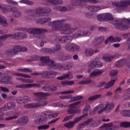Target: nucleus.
Returning a JSON list of instances; mask_svg holds the SVG:
<instances>
[{"label":"nucleus","instance_id":"f257e3e1","mask_svg":"<svg viewBox=\"0 0 130 130\" xmlns=\"http://www.w3.org/2000/svg\"><path fill=\"white\" fill-rule=\"evenodd\" d=\"M65 19L54 21L48 23V25L52 26L53 29L54 30H61V33L64 34H71L75 30V28H72L71 25L69 23H65L63 25V23L65 21Z\"/></svg>","mask_w":130,"mask_h":130},{"label":"nucleus","instance_id":"f03ea898","mask_svg":"<svg viewBox=\"0 0 130 130\" xmlns=\"http://www.w3.org/2000/svg\"><path fill=\"white\" fill-rule=\"evenodd\" d=\"M47 30L44 29L35 28H30L26 30L27 32L32 34H39L36 37L40 39H43L45 38V36L41 33L47 31Z\"/></svg>","mask_w":130,"mask_h":130},{"label":"nucleus","instance_id":"7ed1b4c3","mask_svg":"<svg viewBox=\"0 0 130 130\" xmlns=\"http://www.w3.org/2000/svg\"><path fill=\"white\" fill-rule=\"evenodd\" d=\"M125 19H124L123 21L124 22L122 23L121 21L119 20H117L116 21H115L114 22L112 23L115 26L116 28L118 30H127L129 28V26L127 23H129L126 22Z\"/></svg>","mask_w":130,"mask_h":130},{"label":"nucleus","instance_id":"20e7f679","mask_svg":"<svg viewBox=\"0 0 130 130\" xmlns=\"http://www.w3.org/2000/svg\"><path fill=\"white\" fill-rule=\"evenodd\" d=\"M48 103L47 101H44L41 103H27L24 105V107L27 108H37L46 106Z\"/></svg>","mask_w":130,"mask_h":130},{"label":"nucleus","instance_id":"39448f33","mask_svg":"<svg viewBox=\"0 0 130 130\" xmlns=\"http://www.w3.org/2000/svg\"><path fill=\"white\" fill-rule=\"evenodd\" d=\"M12 76L7 73H4L3 77L0 79V83L2 84H11L12 83L11 79Z\"/></svg>","mask_w":130,"mask_h":130},{"label":"nucleus","instance_id":"423d86ee","mask_svg":"<svg viewBox=\"0 0 130 130\" xmlns=\"http://www.w3.org/2000/svg\"><path fill=\"white\" fill-rule=\"evenodd\" d=\"M112 4L117 7H126L130 6V0H122L120 2H114L112 3Z\"/></svg>","mask_w":130,"mask_h":130},{"label":"nucleus","instance_id":"0eeeda50","mask_svg":"<svg viewBox=\"0 0 130 130\" xmlns=\"http://www.w3.org/2000/svg\"><path fill=\"white\" fill-rule=\"evenodd\" d=\"M33 94L36 97L35 100L38 102H40L43 100V98L46 96L50 95L48 93H44L42 92H35Z\"/></svg>","mask_w":130,"mask_h":130},{"label":"nucleus","instance_id":"6e6552de","mask_svg":"<svg viewBox=\"0 0 130 130\" xmlns=\"http://www.w3.org/2000/svg\"><path fill=\"white\" fill-rule=\"evenodd\" d=\"M4 52L6 55L10 57H13L18 53L16 45L13 46L11 48L6 50Z\"/></svg>","mask_w":130,"mask_h":130},{"label":"nucleus","instance_id":"1a4fd4ad","mask_svg":"<svg viewBox=\"0 0 130 130\" xmlns=\"http://www.w3.org/2000/svg\"><path fill=\"white\" fill-rule=\"evenodd\" d=\"M119 127L118 126H113L112 123L104 124L100 127V130H115Z\"/></svg>","mask_w":130,"mask_h":130},{"label":"nucleus","instance_id":"9d476101","mask_svg":"<svg viewBox=\"0 0 130 130\" xmlns=\"http://www.w3.org/2000/svg\"><path fill=\"white\" fill-rule=\"evenodd\" d=\"M42 76L47 78L54 77L58 74L56 72L53 71L44 72L42 74H41Z\"/></svg>","mask_w":130,"mask_h":130},{"label":"nucleus","instance_id":"9b49d317","mask_svg":"<svg viewBox=\"0 0 130 130\" xmlns=\"http://www.w3.org/2000/svg\"><path fill=\"white\" fill-rule=\"evenodd\" d=\"M72 39L71 36H64L60 38H57L56 39L57 41H59L62 43L68 42L71 41Z\"/></svg>","mask_w":130,"mask_h":130},{"label":"nucleus","instance_id":"f8f14e48","mask_svg":"<svg viewBox=\"0 0 130 130\" xmlns=\"http://www.w3.org/2000/svg\"><path fill=\"white\" fill-rule=\"evenodd\" d=\"M122 40V38L120 37H113L112 36H110L108 38L105 40V43L107 44L108 42H119Z\"/></svg>","mask_w":130,"mask_h":130},{"label":"nucleus","instance_id":"ddd939ff","mask_svg":"<svg viewBox=\"0 0 130 130\" xmlns=\"http://www.w3.org/2000/svg\"><path fill=\"white\" fill-rule=\"evenodd\" d=\"M44 8L41 7H39L34 10V12L32 14L31 16L33 17H37L39 14H44L43 11Z\"/></svg>","mask_w":130,"mask_h":130},{"label":"nucleus","instance_id":"4468645a","mask_svg":"<svg viewBox=\"0 0 130 130\" xmlns=\"http://www.w3.org/2000/svg\"><path fill=\"white\" fill-rule=\"evenodd\" d=\"M104 21H109V22L114 24L112 23L114 22L115 21H116L117 20L114 19L112 16L109 13H104Z\"/></svg>","mask_w":130,"mask_h":130},{"label":"nucleus","instance_id":"2eb2a0df","mask_svg":"<svg viewBox=\"0 0 130 130\" xmlns=\"http://www.w3.org/2000/svg\"><path fill=\"white\" fill-rule=\"evenodd\" d=\"M28 119L26 116H23L19 118L17 122L19 124L23 125H25L28 122Z\"/></svg>","mask_w":130,"mask_h":130},{"label":"nucleus","instance_id":"dca6fc26","mask_svg":"<svg viewBox=\"0 0 130 130\" xmlns=\"http://www.w3.org/2000/svg\"><path fill=\"white\" fill-rule=\"evenodd\" d=\"M104 37L103 36L96 37L93 41V45H96L100 44L104 40Z\"/></svg>","mask_w":130,"mask_h":130},{"label":"nucleus","instance_id":"f3484780","mask_svg":"<svg viewBox=\"0 0 130 130\" xmlns=\"http://www.w3.org/2000/svg\"><path fill=\"white\" fill-rule=\"evenodd\" d=\"M114 107V105L113 103H110L107 102L105 105L104 108L106 112L108 113L110 112Z\"/></svg>","mask_w":130,"mask_h":130},{"label":"nucleus","instance_id":"a211bd4d","mask_svg":"<svg viewBox=\"0 0 130 130\" xmlns=\"http://www.w3.org/2000/svg\"><path fill=\"white\" fill-rule=\"evenodd\" d=\"M51 20V19L49 18H42L38 19L36 20V23L38 24H43L46 23L50 22Z\"/></svg>","mask_w":130,"mask_h":130},{"label":"nucleus","instance_id":"6ab92c4d","mask_svg":"<svg viewBox=\"0 0 130 130\" xmlns=\"http://www.w3.org/2000/svg\"><path fill=\"white\" fill-rule=\"evenodd\" d=\"M86 8L87 10L92 12L97 11L101 9V8L99 6L89 5L87 6Z\"/></svg>","mask_w":130,"mask_h":130},{"label":"nucleus","instance_id":"aec40b11","mask_svg":"<svg viewBox=\"0 0 130 130\" xmlns=\"http://www.w3.org/2000/svg\"><path fill=\"white\" fill-rule=\"evenodd\" d=\"M11 6L8 5H2L0 6V9L1 10L5 13L8 12H10Z\"/></svg>","mask_w":130,"mask_h":130},{"label":"nucleus","instance_id":"412c9836","mask_svg":"<svg viewBox=\"0 0 130 130\" xmlns=\"http://www.w3.org/2000/svg\"><path fill=\"white\" fill-rule=\"evenodd\" d=\"M71 73L70 72H69L67 74H65L62 76H60L59 77H57V79L59 80H62L67 78H68L69 77H70L69 78V79H72L73 76L71 74Z\"/></svg>","mask_w":130,"mask_h":130},{"label":"nucleus","instance_id":"4be33fe9","mask_svg":"<svg viewBox=\"0 0 130 130\" xmlns=\"http://www.w3.org/2000/svg\"><path fill=\"white\" fill-rule=\"evenodd\" d=\"M104 72V70H100L93 71L90 74L89 77H90L100 75L103 73Z\"/></svg>","mask_w":130,"mask_h":130},{"label":"nucleus","instance_id":"5701e85b","mask_svg":"<svg viewBox=\"0 0 130 130\" xmlns=\"http://www.w3.org/2000/svg\"><path fill=\"white\" fill-rule=\"evenodd\" d=\"M0 24L4 26H7L8 25L6 19L5 17L1 14H0Z\"/></svg>","mask_w":130,"mask_h":130},{"label":"nucleus","instance_id":"b1692460","mask_svg":"<svg viewBox=\"0 0 130 130\" xmlns=\"http://www.w3.org/2000/svg\"><path fill=\"white\" fill-rule=\"evenodd\" d=\"M114 58L113 56L108 55H105L102 57V59L107 62H110Z\"/></svg>","mask_w":130,"mask_h":130},{"label":"nucleus","instance_id":"393cba45","mask_svg":"<svg viewBox=\"0 0 130 130\" xmlns=\"http://www.w3.org/2000/svg\"><path fill=\"white\" fill-rule=\"evenodd\" d=\"M126 62L127 60L125 59L119 60L116 63L115 67H119L124 65Z\"/></svg>","mask_w":130,"mask_h":130},{"label":"nucleus","instance_id":"a878e982","mask_svg":"<svg viewBox=\"0 0 130 130\" xmlns=\"http://www.w3.org/2000/svg\"><path fill=\"white\" fill-rule=\"evenodd\" d=\"M93 54V51L90 48L86 49L85 51V54L87 57H90Z\"/></svg>","mask_w":130,"mask_h":130},{"label":"nucleus","instance_id":"bb28decb","mask_svg":"<svg viewBox=\"0 0 130 130\" xmlns=\"http://www.w3.org/2000/svg\"><path fill=\"white\" fill-rule=\"evenodd\" d=\"M120 115L123 116L129 117V110L123 109L120 111Z\"/></svg>","mask_w":130,"mask_h":130},{"label":"nucleus","instance_id":"cd10ccee","mask_svg":"<svg viewBox=\"0 0 130 130\" xmlns=\"http://www.w3.org/2000/svg\"><path fill=\"white\" fill-rule=\"evenodd\" d=\"M122 97L124 100L130 99V90H128L126 92L124 93L122 95Z\"/></svg>","mask_w":130,"mask_h":130},{"label":"nucleus","instance_id":"c85d7f7f","mask_svg":"<svg viewBox=\"0 0 130 130\" xmlns=\"http://www.w3.org/2000/svg\"><path fill=\"white\" fill-rule=\"evenodd\" d=\"M56 10L62 12H65L67 10V8L64 6H57L55 7Z\"/></svg>","mask_w":130,"mask_h":130},{"label":"nucleus","instance_id":"c756f323","mask_svg":"<svg viewBox=\"0 0 130 130\" xmlns=\"http://www.w3.org/2000/svg\"><path fill=\"white\" fill-rule=\"evenodd\" d=\"M18 53L20 52H26L27 48L25 46H21L19 45H16Z\"/></svg>","mask_w":130,"mask_h":130},{"label":"nucleus","instance_id":"7c9ffc66","mask_svg":"<svg viewBox=\"0 0 130 130\" xmlns=\"http://www.w3.org/2000/svg\"><path fill=\"white\" fill-rule=\"evenodd\" d=\"M115 81L116 80L113 79L107 83L105 85V88L107 89L112 87L114 84Z\"/></svg>","mask_w":130,"mask_h":130},{"label":"nucleus","instance_id":"2f4dec72","mask_svg":"<svg viewBox=\"0 0 130 130\" xmlns=\"http://www.w3.org/2000/svg\"><path fill=\"white\" fill-rule=\"evenodd\" d=\"M19 39H23L27 37V34L24 32H18Z\"/></svg>","mask_w":130,"mask_h":130},{"label":"nucleus","instance_id":"473e14b6","mask_svg":"<svg viewBox=\"0 0 130 130\" xmlns=\"http://www.w3.org/2000/svg\"><path fill=\"white\" fill-rule=\"evenodd\" d=\"M13 74L17 76L22 77L25 78H29L31 77L30 76L28 75L23 73H14Z\"/></svg>","mask_w":130,"mask_h":130},{"label":"nucleus","instance_id":"72a5a7b5","mask_svg":"<svg viewBox=\"0 0 130 130\" xmlns=\"http://www.w3.org/2000/svg\"><path fill=\"white\" fill-rule=\"evenodd\" d=\"M74 126V124L73 121H70L64 124V126L68 129L73 128Z\"/></svg>","mask_w":130,"mask_h":130},{"label":"nucleus","instance_id":"f704fd0d","mask_svg":"<svg viewBox=\"0 0 130 130\" xmlns=\"http://www.w3.org/2000/svg\"><path fill=\"white\" fill-rule=\"evenodd\" d=\"M102 96L100 94L94 95L93 96L90 97L88 98V100L90 101H93L99 98Z\"/></svg>","mask_w":130,"mask_h":130},{"label":"nucleus","instance_id":"c9c22d12","mask_svg":"<svg viewBox=\"0 0 130 130\" xmlns=\"http://www.w3.org/2000/svg\"><path fill=\"white\" fill-rule=\"evenodd\" d=\"M41 90L43 91L50 92L51 91L52 89L51 88V86L46 84L41 87Z\"/></svg>","mask_w":130,"mask_h":130},{"label":"nucleus","instance_id":"e433bc0d","mask_svg":"<svg viewBox=\"0 0 130 130\" xmlns=\"http://www.w3.org/2000/svg\"><path fill=\"white\" fill-rule=\"evenodd\" d=\"M50 57L49 56H45L41 57L40 60L43 63H45L46 65L47 62L50 60Z\"/></svg>","mask_w":130,"mask_h":130},{"label":"nucleus","instance_id":"4c0bfd02","mask_svg":"<svg viewBox=\"0 0 130 130\" xmlns=\"http://www.w3.org/2000/svg\"><path fill=\"white\" fill-rule=\"evenodd\" d=\"M88 115L87 113H86L84 115L77 118H75L73 119V121L74 124L78 122L83 117L86 116V115Z\"/></svg>","mask_w":130,"mask_h":130},{"label":"nucleus","instance_id":"58836bf2","mask_svg":"<svg viewBox=\"0 0 130 130\" xmlns=\"http://www.w3.org/2000/svg\"><path fill=\"white\" fill-rule=\"evenodd\" d=\"M71 3L73 5H78L81 3H84L83 0H71Z\"/></svg>","mask_w":130,"mask_h":130},{"label":"nucleus","instance_id":"ea45409f","mask_svg":"<svg viewBox=\"0 0 130 130\" xmlns=\"http://www.w3.org/2000/svg\"><path fill=\"white\" fill-rule=\"evenodd\" d=\"M72 43H67L66 44L65 48L67 51L72 52Z\"/></svg>","mask_w":130,"mask_h":130},{"label":"nucleus","instance_id":"a19ab883","mask_svg":"<svg viewBox=\"0 0 130 130\" xmlns=\"http://www.w3.org/2000/svg\"><path fill=\"white\" fill-rule=\"evenodd\" d=\"M56 64L53 60L50 59V60L47 62V63H46V65L48 67H55Z\"/></svg>","mask_w":130,"mask_h":130},{"label":"nucleus","instance_id":"79ce46f5","mask_svg":"<svg viewBox=\"0 0 130 130\" xmlns=\"http://www.w3.org/2000/svg\"><path fill=\"white\" fill-rule=\"evenodd\" d=\"M120 126L122 127H127L130 126V122H121Z\"/></svg>","mask_w":130,"mask_h":130},{"label":"nucleus","instance_id":"37998d69","mask_svg":"<svg viewBox=\"0 0 130 130\" xmlns=\"http://www.w3.org/2000/svg\"><path fill=\"white\" fill-rule=\"evenodd\" d=\"M18 32H16L9 34V36L11 38L19 39Z\"/></svg>","mask_w":130,"mask_h":130},{"label":"nucleus","instance_id":"c03bdc74","mask_svg":"<svg viewBox=\"0 0 130 130\" xmlns=\"http://www.w3.org/2000/svg\"><path fill=\"white\" fill-rule=\"evenodd\" d=\"M74 81H65L61 82V84L63 85H71L74 84Z\"/></svg>","mask_w":130,"mask_h":130},{"label":"nucleus","instance_id":"a18cd8bd","mask_svg":"<svg viewBox=\"0 0 130 130\" xmlns=\"http://www.w3.org/2000/svg\"><path fill=\"white\" fill-rule=\"evenodd\" d=\"M19 2L21 3H25L29 5H32L34 4V2H31L28 0H21Z\"/></svg>","mask_w":130,"mask_h":130},{"label":"nucleus","instance_id":"49530a36","mask_svg":"<svg viewBox=\"0 0 130 130\" xmlns=\"http://www.w3.org/2000/svg\"><path fill=\"white\" fill-rule=\"evenodd\" d=\"M104 13L101 14L97 16V18L98 20L99 21H104Z\"/></svg>","mask_w":130,"mask_h":130},{"label":"nucleus","instance_id":"de8ad7c7","mask_svg":"<svg viewBox=\"0 0 130 130\" xmlns=\"http://www.w3.org/2000/svg\"><path fill=\"white\" fill-rule=\"evenodd\" d=\"M101 121L100 120H98L95 121L90 125V126L93 127L97 126L100 124V122Z\"/></svg>","mask_w":130,"mask_h":130},{"label":"nucleus","instance_id":"09e8293b","mask_svg":"<svg viewBox=\"0 0 130 130\" xmlns=\"http://www.w3.org/2000/svg\"><path fill=\"white\" fill-rule=\"evenodd\" d=\"M96 61H93L90 62V63L88 66L89 68L93 69L94 67H96Z\"/></svg>","mask_w":130,"mask_h":130},{"label":"nucleus","instance_id":"8fccbe9b","mask_svg":"<svg viewBox=\"0 0 130 130\" xmlns=\"http://www.w3.org/2000/svg\"><path fill=\"white\" fill-rule=\"evenodd\" d=\"M72 58V56L70 55L65 56L63 55L60 57V59L62 60H66L71 59Z\"/></svg>","mask_w":130,"mask_h":130},{"label":"nucleus","instance_id":"3c124183","mask_svg":"<svg viewBox=\"0 0 130 130\" xmlns=\"http://www.w3.org/2000/svg\"><path fill=\"white\" fill-rule=\"evenodd\" d=\"M15 105V103L12 102L8 103L7 104V108L8 109H11L13 108Z\"/></svg>","mask_w":130,"mask_h":130},{"label":"nucleus","instance_id":"603ef678","mask_svg":"<svg viewBox=\"0 0 130 130\" xmlns=\"http://www.w3.org/2000/svg\"><path fill=\"white\" fill-rule=\"evenodd\" d=\"M13 14L14 17L17 18L21 16L22 13L20 12L18 10L16 12L13 13Z\"/></svg>","mask_w":130,"mask_h":130},{"label":"nucleus","instance_id":"864d4df0","mask_svg":"<svg viewBox=\"0 0 130 130\" xmlns=\"http://www.w3.org/2000/svg\"><path fill=\"white\" fill-rule=\"evenodd\" d=\"M42 52H45L46 53H52L53 52V51L51 48H43L41 50Z\"/></svg>","mask_w":130,"mask_h":130},{"label":"nucleus","instance_id":"5fc2aeb1","mask_svg":"<svg viewBox=\"0 0 130 130\" xmlns=\"http://www.w3.org/2000/svg\"><path fill=\"white\" fill-rule=\"evenodd\" d=\"M72 52L76 51L79 50L80 47L77 45L72 43Z\"/></svg>","mask_w":130,"mask_h":130},{"label":"nucleus","instance_id":"6e6d98bb","mask_svg":"<svg viewBox=\"0 0 130 130\" xmlns=\"http://www.w3.org/2000/svg\"><path fill=\"white\" fill-rule=\"evenodd\" d=\"M92 118L89 119L83 123L84 127L89 125L90 123L92 122L93 121Z\"/></svg>","mask_w":130,"mask_h":130},{"label":"nucleus","instance_id":"4d7b16f0","mask_svg":"<svg viewBox=\"0 0 130 130\" xmlns=\"http://www.w3.org/2000/svg\"><path fill=\"white\" fill-rule=\"evenodd\" d=\"M22 97L25 103L29 102L31 100V98L28 96H24Z\"/></svg>","mask_w":130,"mask_h":130},{"label":"nucleus","instance_id":"13d9d810","mask_svg":"<svg viewBox=\"0 0 130 130\" xmlns=\"http://www.w3.org/2000/svg\"><path fill=\"white\" fill-rule=\"evenodd\" d=\"M50 112L48 111H46L43 112L41 115V116H43L44 117L47 118H50L51 117H50Z\"/></svg>","mask_w":130,"mask_h":130},{"label":"nucleus","instance_id":"bf43d9fd","mask_svg":"<svg viewBox=\"0 0 130 130\" xmlns=\"http://www.w3.org/2000/svg\"><path fill=\"white\" fill-rule=\"evenodd\" d=\"M81 103V101H78L74 103L71 104L69 106V107L70 108L74 107L75 106Z\"/></svg>","mask_w":130,"mask_h":130},{"label":"nucleus","instance_id":"052dcab7","mask_svg":"<svg viewBox=\"0 0 130 130\" xmlns=\"http://www.w3.org/2000/svg\"><path fill=\"white\" fill-rule=\"evenodd\" d=\"M84 3H86L88 2L90 3H92L93 4H96L97 3L100 2L99 0H83Z\"/></svg>","mask_w":130,"mask_h":130},{"label":"nucleus","instance_id":"680f3d73","mask_svg":"<svg viewBox=\"0 0 130 130\" xmlns=\"http://www.w3.org/2000/svg\"><path fill=\"white\" fill-rule=\"evenodd\" d=\"M17 102L19 104H24V102L22 97L19 98L16 100Z\"/></svg>","mask_w":130,"mask_h":130},{"label":"nucleus","instance_id":"e2e57ef3","mask_svg":"<svg viewBox=\"0 0 130 130\" xmlns=\"http://www.w3.org/2000/svg\"><path fill=\"white\" fill-rule=\"evenodd\" d=\"M49 125H44L39 126L38 127V128L39 129H48L49 128Z\"/></svg>","mask_w":130,"mask_h":130},{"label":"nucleus","instance_id":"0e129e2a","mask_svg":"<svg viewBox=\"0 0 130 130\" xmlns=\"http://www.w3.org/2000/svg\"><path fill=\"white\" fill-rule=\"evenodd\" d=\"M41 123L43 124L45 123L47 121V119L45 117H44L43 116H41L39 118Z\"/></svg>","mask_w":130,"mask_h":130},{"label":"nucleus","instance_id":"69168bd1","mask_svg":"<svg viewBox=\"0 0 130 130\" xmlns=\"http://www.w3.org/2000/svg\"><path fill=\"white\" fill-rule=\"evenodd\" d=\"M6 1L8 3L10 4H13L14 5H18V3L17 2L12 0H6Z\"/></svg>","mask_w":130,"mask_h":130},{"label":"nucleus","instance_id":"338daca9","mask_svg":"<svg viewBox=\"0 0 130 130\" xmlns=\"http://www.w3.org/2000/svg\"><path fill=\"white\" fill-rule=\"evenodd\" d=\"M90 107V106L89 105H87L85 107L83 110V113H87L88 110L89 109Z\"/></svg>","mask_w":130,"mask_h":130},{"label":"nucleus","instance_id":"774afa93","mask_svg":"<svg viewBox=\"0 0 130 130\" xmlns=\"http://www.w3.org/2000/svg\"><path fill=\"white\" fill-rule=\"evenodd\" d=\"M0 91L6 92H9V90L8 89L5 87H0Z\"/></svg>","mask_w":130,"mask_h":130}]
</instances>
